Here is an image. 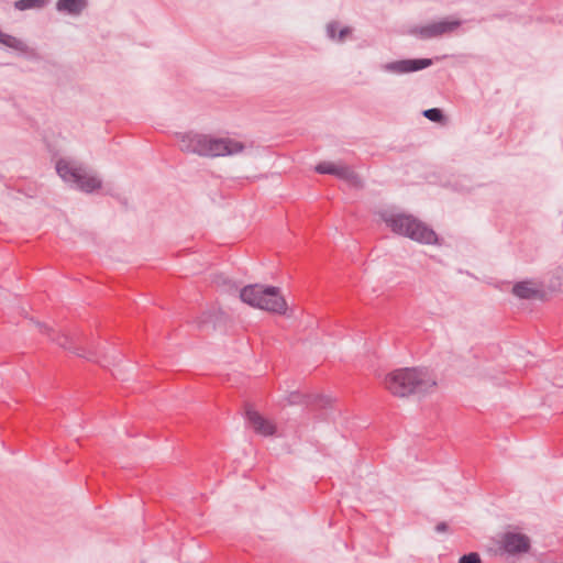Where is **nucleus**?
Returning <instances> with one entry per match:
<instances>
[{"mask_svg": "<svg viewBox=\"0 0 563 563\" xmlns=\"http://www.w3.org/2000/svg\"><path fill=\"white\" fill-rule=\"evenodd\" d=\"M382 384L395 397L427 394L437 387L435 375L423 367H404L387 373Z\"/></svg>", "mask_w": 563, "mask_h": 563, "instance_id": "f257e3e1", "label": "nucleus"}, {"mask_svg": "<svg viewBox=\"0 0 563 563\" xmlns=\"http://www.w3.org/2000/svg\"><path fill=\"white\" fill-rule=\"evenodd\" d=\"M178 140L181 151L210 158L236 155L245 148L241 141L202 133H181Z\"/></svg>", "mask_w": 563, "mask_h": 563, "instance_id": "f03ea898", "label": "nucleus"}, {"mask_svg": "<svg viewBox=\"0 0 563 563\" xmlns=\"http://www.w3.org/2000/svg\"><path fill=\"white\" fill-rule=\"evenodd\" d=\"M240 298L249 306L271 313L286 314L288 305L280 289L274 286L250 285L240 292Z\"/></svg>", "mask_w": 563, "mask_h": 563, "instance_id": "7ed1b4c3", "label": "nucleus"}, {"mask_svg": "<svg viewBox=\"0 0 563 563\" xmlns=\"http://www.w3.org/2000/svg\"><path fill=\"white\" fill-rule=\"evenodd\" d=\"M384 221L397 234L422 244H438L437 233L426 223L407 214L384 216Z\"/></svg>", "mask_w": 563, "mask_h": 563, "instance_id": "20e7f679", "label": "nucleus"}, {"mask_svg": "<svg viewBox=\"0 0 563 563\" xmlns=\"http://www.w3.org/2000/svg\"><path fill=\"white\" fill-rule=\"evenodd\" d=\"M58 175L68 183H74L86 192H91L101 186L100 180L74 162L60 159L56 164Z\"/></svg>", "mask_w": 563, "mask_h": 563, "instance_id": "39448f33", "label": "nucleus"}, {"mask_svg": "<svg viewBox=\"0 0 563 563\" xmlns=\"http://www.w3.org/2000/svg\"><path fill=\"white\" fill-rule=\"evenodd\" d=\"M316 172L334 175L354 186L360 184L358 176L349 166L341 163L322 162L316 166Z\"/></svg>", "mask_w": 563, "mask_h": 563, "instance_id": "423d86ee", "label": "nucleus"}, {"mask_svg": "<svg viewBox=\"0 0 563 563\" xmlns=\"http://www.w3.org/2000/svg\"><path fill=\"white\" fill-rule=\"evenodd\" d=\"M461 25V21L455 18L444 19L420 27L417 33L423 38L441 36L454 32Z\"/></svg>", "mask_w": 563, "mask_h": 563, "instance_id": "0eeeda50", "label": "nucleus"}, {"mask_svg": "<svg viewBox=\"0 0 563 563\" xmlns=\"http://www.w3.org/2000/svg\"><path fill=\"white\" fill-rule=\"evenodd\" d=\"M499 543L501 550L508 554L527 552L530 547L529 539L518 532L504 533L499 540Z\"/></svg>", "mask_w": 563, "mask_h": 563, "instance_id": "6e6552de", "label": "nucleus"}, {"mask_svg": "<svg viewBox=\"0 0 563 563\" xmlns=\"http://www.w3.org/2000/svg\"><path fill=\"white\" fill-rule=\"evenodd\" d=\"M432 64V60L429 58L421 59H408L390 63L385 66V69L397 73H408L416 71L422 68H426Z\"/></svg>", "mask_w": 563, "mask_h": 563, "instance_id": "1a4fd4ad", "label": "nucleus"}, {"mask_svg": "<svg viewBox=\"0 0 563 563\" xmlns=\"http://www.w3.org/2000/svg\"><path fill=\"white\" fill-rule=\"evenodd\" d=\"M247 420L251 428L258 434L272 435L276 431L275 424L256 411H249Z\"/></svg>", "mask_w": 563, "mask_h": 563, "instance_id": "9d476101", "label": "nucleus"}, {"mask_svg": "<svg viewBox=\"0 0 563 563\" xmlns=\"http://www.w3.org/2000/svg\"><path fill=\"white\" fill-rule=\"evenodd\" d=\"M539 291V286L533 282H520L517 283L512 288L514 295L522 299L536 297Z\"/></svg>", "mask_w": 563, "mask_h": 563, "instance_id": "9b49d317", "label": "nucleus"}, {"mask_svg": "<svg viewBox=\"0 0 563 563\" xmlns=\"http://www.w3.org/2000/svg\"><path fill=\"white\" fill-rule=\"evenodd\" d=\"M86 0H58L56 8L58 11L76 15L86 8Z\"/></svg>", "mask_w": 563, "mask_h": 563, "instance_id": "f8f14e48", "label": "nucleus"}, {"mask_svg": "<svg viewBox=\"0 0 563 563\" xmlns=\"http://www.w3.org/2000/svg\"><path fill=\"white\" fill-rule=\"evenodd\" d=\"M0 42L9 47H13L16 49H23V46H24L20 40L15 38L11 35H7V34L2 33L1 31H0Z\"/></svg>", "mask_w": 563, "mask_h": 563, "instance_id": "ddd939ff", "label": "nucleus"}, {"mask_svg": "<svg viewBox=\"0 0 563 563\" xmlns=\"http://www.w3.org/2000/svg\"><path fill=\"white\" fill-rule=\"evenodd\" d=\"M46 0H19L15 2V8L19 10H27L42 7Z\"/></svg>", "mask_w": 563, "mask_h": 563, "instance_id": "4468645a", "label": "nucleus"}, {"mask_svg": "<svg viewBox=\"0 0 563 563\" xmlns=\"http://www.w3.org/2000/svg\"><path fill=\"white\" fill-rule=\"evenodd\" d=\"M423 115L433 122H441L443 120V114L441 110L437 108L426 110L423 112Z\"/></svg>", "mask_w": 563, "mask_h": 563, "instance_id": "2eb2a0df", "label": "nucleus"}, {"mask_svg": "<svg viewBox=\"0 0 563 563\" xmlns=\"http://www.w3.org/2000/svg\"><path fill=\"white\" fill-rule=\"evenodd\" d=\"M459 562L460 563H482L479 555L475 552L463 555Z\"/></svg>", "mask_w": 563, "mask_h": 563, "instance_id": "dca6fc26", "label": "nucleus"}, {"mask_svg": "<svg viewBox=\"0 0 563 563\" xmlns=\"http://www.w3.org/2000/svg\"><path fill=\"white\" fill-rule=\"evenodd\" d=\"M52 340L60 346L67 347V338L64 334H57L56 336H53Z\"/></svg>", "mask_w": 563, "mask_h": 563, "instance_id": "f3484780", "label": "nucleus"}, {"mask_svg": "<svg viewBox=\"0 0 563 563\" xmlns=\"http://www.w3.org/2000/svg\"><path fill=\"white\" fill-rule=\"evenodd\" d=\"M338 25L335 23H331L328 25V33H329V36L332 37V38H335V30H336Z\"/></svg>", "mask_w": 563, "mask_h": 563, "instance_id": "a211bd4d", "label": "nucleus"}, {"mask_svg": "<svg viewBox=\"0 0 563 563\" xmlns=\"http://www.w3.org/2000/svg\"><path fill=\"white\" fill-rule=\"evenodd\" d=\"M351 30L349 27H343L340 30L339 40L342 41L347 34H350Z\"/></svg>", "mask_w": 563, "mask_h": 563, "instance_id": "6ab92c4d", "label": "nucleus"}, {"mask_svg": "<svg viewBox=\"0 0 563 563\" xmlns=\"http://www.w3.org/2000/svg\"><path fill=\"white\" fill-rule=\"evenodd\" d=\"M437 531L439 532H442V531H445L446 530V525L445 523H439L437 527H435Z\"/></svg>", "mask_w": 563, "mask_h": 563, "instance_id": "aec40b11", "label": "nucleus"}, {"mask_svg": "<svg viewBox=\"0 0 563 563\" xmlns=\"http://www.w3.org/2000/svg\"><path fill=\"white\" fill-rule=\"evenodd\" d=\"M40 330L43 333H47V334H49V332H51V329L47 325H44V324H40Z\"/></svg>", "mask_w": 563, "mask_h": 563, "instance_id": "412c9836", "label": "nucleus"}]
</instances>
